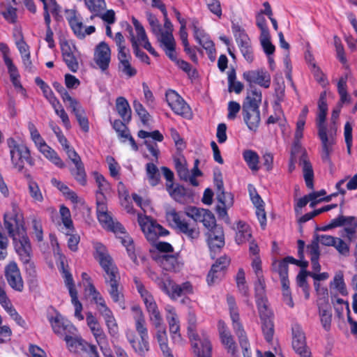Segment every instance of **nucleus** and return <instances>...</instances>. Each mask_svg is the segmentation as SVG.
Returning a JSON list of instances; mask_svg holds the SVG:
<instances>
[{"label":"nucleus","instance_id":"obj_23","mask_svg":"<svg viewBox=\"0 0 357 357\" xmlns=\"http://www.w3.org/2000/svg\"><path fill=\"white\" fill-rule=\"evenodd\" d=\"M169 284L171 285L172 295L171 298H175L182 296L192 294L193 293V287L191 282L187 281L181 284L174 282L172 280H168Z\"/></svg>","mask_w":357,"mask_h":357},{"label":"nucleus","instance_id":"obj_60","mask_svg":"<svg viewBox=\"0 0 357 357\" xmlns=\"http://www.w3.org/2000/svg\"><path fill=\"white\" fill-rule=\"evenodd\" d=\"M119 69L128 77H134L137 74V70L131 66L130 61H123L119 63Z\"/></svg>","mask_w":357,"mask_h":357},{"label":"nucleus","instance_id":"obj_38","mask_svg":"<svg viewBox=\"0 0 357 357\" xmlns=\"http://www.w3.org/2000/svg\"><path fill=\"white\" fill-rule=\"evenodd\" d=\"M71 175L82 185L86 184V174L82 162L75 164V167L70 169Z\"/></svg>","mask_w":357,"mask_h":357},{"label":"nucleus","instance_id":"obj_34","mask_svg":"<svg viewBox=\"0 0 357 357\" xmlns=\"http://www.w3.org/2000/svg\"><path fill=\"white\" fill-rule=\"evenodd\" d=\"M236 335L238 337L239 344L243 349V354L244 357H252L251 351L250 348V343L248 340L245 331L243 327L238 326L237 328L234 329Z\"/></svg>","mask_w":357,"mask_h":357},{"label":"nucleus","instance_id":"obj_53","mask_svg":"<svg viewBox=\"0 0 357 357\" xmlns=\"http://www.w3.org/2000/svg\"><path fill=\"white\" fill-rule=\"evenodd\" d=\"M29 190L31 197L36 202H42L43 201V197L41 191L39 188L38 183L29 178Z\"/></svg>","mask_w":357,"mask_h":357},{"label":"nucleus","instance_id":"obj_35","mask_svg":"<svg viewBox=\"0 0 357 357\" xmlns=\"http://www.w3.org/2000/svg\"><path fill=\"white\" fill-rule=\"evenodd\" d=\"M200 345L202 349L199 347L198 343L193 344L194 352L197 357H211L212 345L207 338H204L200 340Z\"/></svg>","mask_w":357,"mask_h":357},{"label":"nucleus","instance_id":"obj_26","mask_svg":"<svg viewBox=\"0 0 357 357\" xmlns=\"http://www.w3.org/2000/svg\"><path fill=\"white\" fill-rule=\"evenodd\" d=\"M48 320L53 331L58 335H66L68 328H72V326L64 321L63 317L59 313H57L55 317H49Z\"/></svg>","mask_w":357,"mask_h":357},{"label":"nucleus","instance_id":"obj_37","mask_svg":"<svg viewBox=\"0 0 357 357\" xmlns=\"http://www.w3.org/2000/svg\"><path fill=\"white\" fill-rule=\"evenodd\" d=\"M243 157L249 168L252 172H257L259 169L258 165L259 157L257 152L252 150H245L243 153Z\"/></svg>","mask_w":357,"mask_h":357},{"label":"nucleus","instance_id":"obj_24","mask_svg":"<svg viewBox=\"0 0 357 357\" xmlns=\"http://www.w3.org/2000/svg\"><path fill=\"white\" fill-rule=\"evenodd\" d=\"M116 109L122 120L129 123L132 119V112L128 100L122 96L116 100Z\"/></svg>","mask_w":357,"mask_h":357},{"label":"nucleus","instance_id":"obj_11","mask_svg":"<svg viewBox=\"0 0 357 357\" xmlns=\"http://www.w3.org/2000/svg\"><path fill=\"white\" fill-rule=\"evenodd\" d=\"M230 264V259L226 255L218 258L211 266V270L207 275V282L212 285L218 281L221 280L225 275L228 266Z\"/></svg>","mask_w":357,"mask_h":357},{"label":"nucleus","instance_id":"obj_16","mask_svg":"<svg viewBox=\"0 0 357 357\" xmlns=\"http://www.w3.org/2000/svg\"><path fill=\"white\" fill-rule=\"evenodd\" d=\"M208 244L211 251L220 250L225 245V235L222 226L215 227L208 231Z\"/></svg>","mask_w":357,"mask_h":357},{"label":"nucleus","instance_id":"obj_18","mask_svg":"<svg viewBox=\"0 0 357 357\" xmlns=\"http://www.w3.org/2000/svg\"><path fill=\"white\" fill-rule=\"evenodd\" d=\"M131 310L134 313L135 330L139 337H149L146 319L141 307L139 305H134L131 307Z\"/></svg>","mask_w":357,"mask_h":357},{"label":"nucleus","instance_id":"obj_2","mask_svg":"<svg viewBox=\"0 0 357 357\" xmlns=\"http://www.w3.org/2000/svg\"><path fill=\"white\" fill-rule=\"evenodd\" d=\"M261 100V92L251 87L243 102L241 114L245 123L250 130L256 131L260 124L259 106Z\"/></svg>","mask_w":357,"mask_h":357},{"label":"nucleus","instance_id":"obj_58","mask_svg":"<svg viewBox=\"0 0 357 357\" xmlns=\"http://www.w3.org/2000/svg\"><path fill=\"white\" fill-rule=\"evenodd\" d=\"M346 225L348 227L344 228V231L349 241H352L355 238V234H357V218L354 217V220H348Z\"/></svg>","mask_w":357,"mask_h":357},{"label":"nucleus","instance_id":"obj_64","mask_svg":"<svg viewBox=\"0 0 357 357\" xmlns=\"http://www.w3.org/2000/svg\"><path fill=\"white\" fill-rule=\"evenodd\" d=\"M71 302L75 307V317L79 320L82 321L84 319V316L82 314V304L78 299L77 293L70 296Z\"/></svg>","mask_w":357,"mask_h":357},{"label":"nucleus","instance_id":"obj_62","mask_svg":"<svg viewBox=\"0 0 357 357\" xmlns=\"http://www.w3.org/2000/svg\"><path fill=\"white\" fill-rule=\"evenodd\" d=\"M18 38L16 39L15 44L22 56L30 54L29 47L24 41L22 31H18Z\"/></svg>","mask_w":357,"mask_h":357},{"label":"nucleus","instance_id":"obj_20","mask_svg":"<svg viewBox=\"0 0 357 357\" xmlns=\"http://www.w3.org/2000/svg\"><path fill=\"white\" fill-rule=\"evenodd\" d=\"M126 336L135 352L140 356H145L149 351V337H140L137 341L133 332L128 333Z\"/></svg>","mask_w":357,"mask_h":357},{"label":"nucleus","instance_id":"obj_50","mask_svg":"<svg viewBox=\"0 0 357 357\" xmlns=\"http://www.w3.org/2000/svg\"><path fill=\"white\" fill-rule=\"evenodd\" d=\"M31 225L33 229V234L35 236L36 240L38 242H41L43 240V231L41 223V220L36 216H33L31 218Z\"/></svg>","mask_w":357,"mask_h":357},{"label":"nucleus","instance_id":"obj_7","mask_svg":"<svg viewBox=\"0 0 357 357\" xmlns=\"http://www.w3.org/2000/svg\"><path fill=\"white\" fill-rule=\"evenodd\" d=\"M138 223L146 238L151 243H155L160 236L169 234L168 230L150 217L138 215Z\"/></svg>","mask_w":357,"mask_h":357},{"label":"nucleus","instance_id":"obj_12","mask_svg":"<svg viewBox=\"0 0 357 357\" xmlns=\"http://www.w3.org/2000/svg\"><path fill=\"white\" fill-rule=\"evenodd\" d=\"M93 60L101 71L107 75L111 61V50L107 43L102 41L96 47Z\"/></svg>","mask_w":357,"mask_h":357},{"label":"nucleus","instance_id":"obj_6","mask_svg":"<svg viewBox=\"0 0 357 357\" xmlns=\"http://www.w3.org/2000/svg\"><path fill=\"white\" fill-rule=\"evenodd\" d=\"M160 45L163 47L166 55L173 61H176L178 67L184 72L191 75L190 72L192 70L191 65L184 61L177 59L176 53V42L173 35L171 33L166 32L162 34L160 39ZM195 70L192 71V76L194 77Z\"/></svg>","mask_w":357,"mask_h":357},{"label":"nucleus","instance_id":"obj_17","mask_svg":"<svg viewBox=\"0 0 357 357\" xmlns=\"http://www.w3.org/2000/svg\"><path fill=\"white\" fill-rule=\"evenodd\" d=\"M178 253L162 254L158 256L157 260L163 269L172 272H178L183 266V264L178 260Z\"/></svg>","mask_w":357,"mask_h":357},{"label":"nucleus","instance_id":"obj_47","mask_svg":"<svg viewBox=\"0 0 357 357\" xmlns=\"http://www.w3.org/2000/svg\"><path fill=\"white\" fill-rule=\"evenodd\" d=\"M59 213L63 225L70 230H73V222L69 208L63 205L61 206Z\"/></svg>","mask_w":357,"mask_h":357},{"label":"nucleus","instance_id":"obj_14","mask_svg":"<svg viewBox=\"0 0 357 357\" xmlns=\"http://www.w3.org/2000/svg\"><path fill=\"white\" fill-rule=\"evenodd\" d=\"M261 322V329L265 340L268 342L273 340L274 335V324L273 321V313L268 307L258 309Z\"/></svg>","mask_w":357,"mask_h":357},{"label":"nucleus","instance_id":"obj_21","mask_svg":"<svg viewBox=\"0 0 357 357\" xmlns=\"http://www.w3.org/2000/svg\"><path fill=\"white\" fill-rule=\"evenodd\" d=\"M236 41L245 59L252 63L254 61L253 50L248 34H240Z\"/></svg>","mask_w":357,"mask_h":357},{"label":"nucleus","instance_id":"obj_52","mask_svg":"<svg viewBox=\"0 0 357 357\" xmlns=\"http://www.w3.org/2000/svg\"><path fill=\"white\" fill-rule=\"evenodd\" d=\"M62 268H63V277L64 278L65 284L67 287L70 296L73 295L77 293V291L75 289V286L74 284V280L71 273L63 267V264L62 263Z\"/></svg>","mask_w":357,"mask_h":357},{"label":"nucleus","instance_id":"obj_8","mask_svg":"<svg viewBox=\"0 0 357 357\" xmlns=\"http://www.w3.org/2000/svg\"><path fill=\"white\" fill-rule=\"evenodd\" d=\"M185 215L196 222H202L204 226L209 230L215 227L220 226L216 224L215 218L212 212L208 209L190 206L185 211Z\"/></svg>","mask_w":357,"mask_h":357},{"label":"nucleus","instance_id":"obj_39","mask_svg":"<svg viewBox=\"0 0 357 357\" xmlns=\"http://www.w3.org/2000/svg\"><path fill=\"white\" fill-rule=\"evenodd\" d=\"M71 13L70 17H68L67 20L68 23L73 29L74 33L79 38H84L85 37V33L82 31L83 24L82 22H79L77 19L75 11L70 10Z\"/></svg>","mask_w":357,"mask_h":357},{"label":"nucleus","instance_id":"obj_43","mask_svg":"<svg viewBox=\"0 0 357 357\" xmlns=\"http://www.w3.org/2000/svg\"><path fill=\"white\" fill-rule=\"evenodd\" d=\"M146 170L149 183L152 186L158 185L160 181V174L156 165L152 162L147 163Z\"/></svg>","mask_w":357,"mask_h":357},{"label":"nucleus","instance_id":"obj_57","mask_svg":"<svg viewBox=\"0 0 357 357\" xmlns=\"http://www.w3.org/2000/svg\"><path fill=\"white\" fill-rule=\"evenodd\" d=\"M284 91L285 85L284 81H282L281 82H277L275 85V104L277 106H280V103L284 100Z\"/></svg>","mask_w":357,"mask_h":357},{"label":"nucleus","instance_id":"obj_1","mask_svg":"<svg viewBox=\"0 0 357 357\" xmlns=\"http://www.w3.org/2000/svg\"><path fill=\"white\" fill-rule=\"evenodd\" d=\"M3 226L13 240L15 250H21L24 255L26 253L31 242L26 234L23 215L16 205L13 204L12 211L4 214Z\"/></svg>","mask_w":357,"mask_h":357},{"label":"nucleus","instance_id":"obj_22","mask_svg":"<svg viewBox=\"0 0 357 357\" xmlns=\"http://www.w3.org/2000/svg\"><path fill=\"white\" fill-rule=\"evenodd\" d=\"M255 284L256 303L258 309L268 307L266 298V283L264 275H259Z\"/></svg>","mask_w":357,"mask_h":357},{"label":"nucleus","instance_id":"obj_55","mask_svg":"<svg viewBox=\"0 0 357 357\" xmlns=\"http://www.w3.org/2000/svg\"><path fill=\"white\" fill-rule=\"evenodd\" d=\"M260 43L264 52L270 56L275 52V46L271 42L270 34L260 36Z\"/></svg>","mask_w":357,"mask_h":357},{"label":"nucleus","instance_id":"obj_30","mask_svg":"<svg viewBox=\"0 0 357 357\" xmlns=\"http://www.w3.org/2000/svg\"><path fill=\"white\" fill-rule=\"evenodd\" d=\"M156 328L158 329L156 333V338L163 354L165 356V357H174L171 353L170 349L167 345V337L165 328L163 327L161 324L160 326Z\"/></svg>","mask_w":357,"mask_h":357},{"label":"nucleus","instance_id":"obj_15","mask_svg":"<svg viewBox=\"0 0 357 357\" xmlns=\"http://www.w3.org/2000/svg\"><path fill=\"white\" fill-rule=\"evenodd\" d=\"M243 78L250 83H255L265 89L271 85V75L264 69L245 71L243 74Z\"/></svg>","mask_w":357,"mask_h":357},{"label":"nucleus","instance_id":"obj_9","mask_svg":"<svg viewBox=\"0 0 357 357\" xmlns=\"http://www.w3.org/2000/svg\"><path fill=\"white\" fill-rule=\"evenodd\" d=\"M165 97L168 105L176 114L187 116L190 114V107L177 92L169 89L166 91Z\"/></svg>","mask_w":357,"mask_h":357},{"label":"nucleus","instance_id":"obj_19","mask_svg":"<svg viewBox=\"0 0 357 357\" xmlns=\"http://www.w3.org/2000/svg\"><path fill=\"white\" fill-rule=\"evenodd\" d=\"M15 251L20 256L21 261L25 265L26 273L29 275V280L32 284H36V271L33 263L31 261L32 252L31 244L29 245V249H27V251H26V253H25L24 255V253L21 251L20 252V250H18V249L15 250Z\"/></svg>","mask_w":357,"mask_h":357},{"label":"nucleus","instance_id":"obj_3","mask_svg":"<svg viewBox=\"0 0 357 357\" xmlns=\"http://www.w3.org/2000/svg\"><path fill=\"white\" fill-rule=\"evenodd\" d=\"M7 144L13 167L26 178H31V174L25 164L32 167L35 165V159L31 156L29 149L24 144L17 143L13 137L7 139Z\"/></svg>","mask_w":357,"mask_h":357},{"label":"nucleus","instance_id":"obj_27","mask_svg":"<svg viewBox=\"0 0 357 357\" xmlns=\"http://www.w3.org/2000/svg\"><path fill=\"white\" fill-rule=\"evenodd\" d=\"M321 142V160L324 163L332 166L333 163L331 160V153L333 151L332 146L333 144V139H330L328 135L319 136Z\"/></svg>","mask_w":357,"mask_h":357},{"label":"nucleus","instance_id":"obj_42","mask_svg":"<svg viewBox=\"0 0 357 357\" xmlns=\"http://www.w3.org/2000/svg\"><path fill=\"white\" fill-rule=\"evenodd\" d=\"M228 74V91L229 92L234 91L239 94L243 89V84L238 81H236V73L234 68H231L227 73Z\"/></svg>","mask_w":357,"mask_h":357},{"label":"nucleus","instance_id":"obj_44","mask_svg":"<svg viewBox=\"0 0 357 357\" xmlns=\"http://www.w3.org/2000/svg\"><path fill=\"white\" fill-rule=\"evenodd\" d=\"M149 313L150 320L153 322L155 328H159L162 324V319L158 310L156 303H152L146 307Z\"/></svg>","mask_w":357,"mask_h":357},{"label":"nucleus","instance_id":"obj_36","mask_svg":"<svg viewBox=\"0 0 357 357\" xmlns=\"http://www.w3.org/2000/svg\"><path fill=\"white\" fill-rule=\"evenodd\" d=\"M319 312L322 326L326 331H329L331 324L332 313L328 303L319 305Z\"/></svg>","mask_w":357,"mask_h":357},{"label":"nucleus","instance_id":"obj_29","mask_svg":"<svg viewBox=\"0 0 357 357\" xmlns=\"http://www.w3.org/2000/svg\"><path fill=\"white\" fill-rule=\"evenodd\" d=\"M107 291L114 303H119L122 308H125L123 305L124 304V295L123 293V287L121 282L116 284H112L107 286Z\"/></svg>","mask_w":357,"mask_h":357},{"label":"nucleus","instance_id":"obj_5","mask_svg":"<svg viewBox=\"0 0 357 357\" xmlns=\"http://www.w3.org/2000/svg\"><path fill=\"white\" fill-rule=\"evenodd\" d=\"M167 219L173 226L191 242L197 241L200 237V231L196 220L184 215L174 209L167 213Z\"/></svg>","mask_w":357,"mask_h":357},{"label":"nucleus","instance_id":"obj_33","mask_svg":"<svg viewBox=\"0 0 357 357\" xmlns=\"http://www.w3.org/2000/svg\"><path fill=\"white\" fill-rule=\"evenodd\" d=\"M39 151L46 158L58 167L64 168L66 167L65 163L59 156L57 153L47 144L43 145V147Z\"/></svg>","mask_w":357,"mask_h":357},{"label":"nucleus","instance_id":"obj_40","mask_svg":"<svg viewBox=\"0 0 357 357\" xmlns=\"http://www.w3.org/2000/svg\"><path fill=\"white\" fill-rule=\"evenodd\" d=\"M290 264L287 257L282 260L274 259L272 263V271L278 273L280 278L288 277V264Z\"/></svg>","mask_w":357,"mask_h":357},{"label":"nucleus","instance_id":"obj_41","mask_svg":"<svg viewBox=\"0 0 357 357\" xmlns=\"http://www.w3.org/2000/svg\"><path fill=\"white\" fill-rule=\"evenodd\" d=\"M134 282L139 294L143 299L146 307L149 305L155 303L153 296L146 289L145 287L138 278H134Z\"/></svg>","mask_w":357,"mask_h":357},{"label":"nucleus","instance_id":"obj_54","mask_svg":"<svg viewBox=\"0 0 357 357\" xmlns=\"http://www.w3.org/2000/svg\"><path fill=\"white\" fill-rule=\"evenodd\" d=\"M190 325L188 326V335H189V338H190V341L192 342V346L193 347V344H195V343H198L199 347L202 349V347L200 345V340L204 338H207L208 340H209V339L208 337H206L205 335H203V337L202 338H199V339L197 338L198 335L194 333L195 322V317L194 315L190 316Z\"/></svg>","mask_w":357,"mask_h":357},{"label":"nucleus","instance_id":"obj_13","mask_svg":"<svg viewBox=\"0 0 357 357\" xmlns=\"http://www.w3.org/2000/svg\"><path fill=\"white\" fill-rule=\"evenodd\" d=\"M5 276L11 288L19 292L23 291L24 283L16 263H10L6 267Z\"/></svg>","mask_w":357,"mask_h":357},{"label":"nucleus","instance_id":"obj_63","mask_svg":"<svg viewBox=\"0 0 357 357\" xmlns=\"http://www.w3.org/2000/svg\"><path fill=\"white\" fill-rule=\"evenodd\" d=\"M209 10L219 18L222 16V8L219 0H205Z\"/></svg>","mask_w":357,"mask_h":357},{"label":"nucleus","instance_id":"obj_4","mask_svg":"<svg viewBox=\"0 0 357 357\" xmlns=\"http://www.w3.org/2000/svg\"><path fill=\"white\" fill-rule=\"evenodd\" d=\"M94 258L99 262L103 269V275L105 284H109L121 282V277L117 266L114 263L112 257L109 255L106 247L100 243L94 245Z\"/></svg>","mask_w":357,"mask_h":357},{"label":"nucleus","instance_id":"obj_28","mask_svg":"<svg viewBox=\"0 0 357 357\" xmlns=\"http://www.w3.org/2000/svg\"><path fill=\"white\" fill-rule=\"evenodd\" d=\"M227 302L229 306L230 317L233 324V328H237L238 326L239 327H242L243 325L240 322L238 309L236 305L234 297L228 294L227 296Z\"/></svg>","mask_w":357,"mask_h":357},{"label":"nucleus","instance_id":"obj_10","mask_svg":"<svg viewBox=\"0 0 357 357\" xmlns=\"http://www.w3.org/2000/svg\"><path fill=\"white\" fill-rule=\"evenodd\" d=\"M292 347L300 357H312L310 349L307 346L305 335L298 324L292 327Z\"/></svg>","mask_w":357,"mask_h":357},{"label":"nucleus","instance_id":"obj_31","mask_svg":"<svg viewBox=\"0 0 357 357\" xmlns=\"http://www.w3.org/2000/svg\"><path fill=\"white\" fill-rule=\"evenodd\" d=\"M220 340L222 344L225 347L227 352L235 357L237 351V346L230 332L227 330H220Z\"/></svg>","mask_w":357,"mask_h":357},{"label":"nucleus","instance_id":"obj_49","mask_svg":"<svg viewBox=\"0 0 357 357\" xmlns=\"http://www.w3.org/2000/svg\"><path fill=\"white\" fill-rule=\"evenodd\" d=\"M327 112L319 111L317 117V127L318 129V136H324L327 135V127L325 121L326 119Z\"/></svg>","mask_w":357,"mask_h":357},{"label":"nucleus","instance_id":"obj_61","mask_svg":"<svg viewBox=\"0 0 357 357\" xmlns=\"http://www.w3.org/2000/svg\"><path fill=\"white\" fill-rule=\"evenodd\" d=\"M63 59L70 71L76 73L78 70L79 63L73 54H66Z\"/></svg>","mask_w":357,"mask_h":357},{"label":"nucleus","instance_id":"obj_48","mask_svg":"<svg viewBox=\"0 0 357 357\" xmlns=\"http://www.w3.org/2000/svg\"><path fill=\"white\" fill-rule=\"evenodd\" d=\"M133 107L137 115L139 116L141 121L144 125L148 123L150 119V114L146 110L142 104L138 100H134L133 102Z\"/></svg>","mask_w":357,"mask_h":357},{"label":"nucleus","instance_id":"obj_45","mask_svg":"<svg viewBox=\"0 0 357 357\" xmlns=\"http://www.w3.org/2000/svg\"><path fill=\"white\" fill-rule=\"evenodd\" d=\"M85 4L96 16L99 15L106 6L105 0H85Z\"/></svg>","mask_w":357,"mask_h":357},{"label":"nucleus","instance_id":"obj_32","mask_svg":"<svg viewBox=\"0 0 357 357\" xmlns=\"http://www.w3.org/2000/svg\"><path fill=\"white\" fill-rule=\"evenodd\" d=\"M236 241L238 244L243 243L251 238L250 227L243 221H238L236 225Z\"/></svg>","mask_w":357,"mask_h":357},{"label":"nucleus","instance_id":"obj_51","mask_svg":"<svg viewBox=\"0 0 357 357\" xmlns=\"http://www.w3.org/2000/svg\"><path fill=\"white\" fill-rule=\"evenodd\" d=\"M175 162V168L178 176L181 180L188 181L189 178L190 172L185 162H183L180 159H176Z\"/></svg>","mask_w":357,"mask_h":357},{"label":"nucleus","instance_id":"obj_25","mask_svg":"<svg viewBox=\"0 0 357 357\" xmlns=\"http://www.w3.org/2000/svg\"><path fill=\"white\" fill-rule=\"evenodd\" d=\"M300 165L302 166L303 172V176L305 181L306 186L309 189H313L314 188V183H313V179H314V172L312 166L307 160V156L305 154H303L300 159Z\"/></svg>","mask_w":357,"mask_h":357},{"label":"nucleus","instance_id":"obj_46","mask_svg":"<svg viewBox=\"0 0 357 357\" xmlns=\"http://www.w3.org/2000/svg\"><path fill=\"white\" fill-rule=\"evenodd\" d=\"M64 340L70 351H76L77 349L82 350L85 342V341L80 337H73L68 335H65Z\"/></svg>","mask_w":357,"mask_h":357},{"label":"nucleus","instance_id":"obj_59","mask_svg":"<svg viewBox=\"0 0 357 357\" xmlns=\"http://www.w3.org/2000/svg\"><path fill=\"white\" fill-rule=\"evenodd\" d=\"M94 176L96 182L98 187V189L96 191V196H98L100 193L104 194V191H107L109 189V183L102 174H100L98 172H95Z\"/></svg>","mask_w":357,"mask_h":357},{"label":"nucleus","instance_id":"obj_56","mask_svg":"<svg viewBox=\"0 0 357 357\" xmlns=\"http://www.w3.org/2000/svg\"><path fill=\"white\" fill-rule=\"evenodd\" d=\"M146 16L153 33L158 37L160 36L159 35H161L162 29L159 21L156 17L151 13L147 12Z\"/></svg>","mask_w":357,"mask_h":357}]
</instances>
